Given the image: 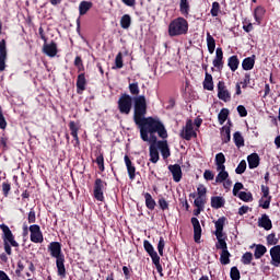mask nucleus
<instances>
[{"mask_svg": "<svg viewBox=\"0 0 280 280\" xmlns=\"http://www.w3.org/2000/svg\"><path fill=\"white\" fill-rule=\"evenodd\" d=\"M242 261H243V264L248 266V264H250V261H253V254L252 253H245L242 257Z\"/></svg>", "mask_w": 280, "mask_h": 280, "instance_id": "3c124183", "label": "nucleus"}, {"mask_svg": "<svg viewBox=\"0 0 280 280\" xmlns=\"http://www.w3.org/2000/svg\"><path fill=\"white\" fill-rule=\"evenodd\" d=\"M238 198L243 200L244 202H250L253 200V194L246 192V191H241L238 194Z\"/></svg>", "mask_w": 280, "mask_h": 280, "instance_id": "37998d69", "label": "nucleus"}, {"mask_svg": "<svg viewBox=\"0 0 280 280\" xmlns=\"http://www.w3.org/2000/svg\"><path fill=\"white\" fill-rule=\"evenodd\" d=\"M189 0H180L179 12L183 16H189Z\"/></svg>", "mask_w": 280, "mask_h": 280, "instance_id": "cd10ccee", "label": "nucleus"}, {"mask_svg": "<svg viewBox=\"0 0 280 280\" xmlns=\"http://www.w3.org/2000/svg\"><path fill=\"white\" fill-rule=\"evenodd\" d=\"M224 163H226L224 153H218L214 159V165L217 166L218 172L215 184L220 185V183H223L224 189H231V185H233V183L229 179V172H226Z\"/></svg>", "mask_w": 280, "mask_h": 280, "instance_id": "20e7f679", "label": "nucleus"}, {"mask_svg": "<svg viewBox=\"0 0 280 280\" xmlns=\"http://www.w3.org/2000/svg\"><path fill=\"white\" fill-rule=\"evenodd\" d=\"M233 139H234L235 145L237 148H243V145H244V137L242 136V133L240 131H236L234 133Z\"/></svg>", "mask_w": 280, "mask_h": 280, "instance_id": "4c0bfd02", "label": "nucleus"}, {"mask_svg": "<svg viewBox=\"0 0 280 280\" xmlns=\"http://www.w3.org/2000/svg\"><path fill=\"white\" fill-rule=\"evenodd\" d=\"M221 139L223 143H229L231 141V122H228L221 129Z\"/></svg>", "mask_w": 280, "mask_h": 280, "instance_id": "4be33fe9", "label": "nucleus"}, {"mask_svg": "<svg viewBox=\"0 0 280 280\" xmlns=\"http://www.w3.org/2000/svg\"><path fill=\"white\" fill-rule=\"evenodd\" d=\"M144 250L148 253V255L151 257V259H156L159 256V253L154 250V246H152V243L150 241H144L143 242Z\"/></svg>", "mask_w": 280, "mask_h": 280, "instance_id": "5701e85b", "label": "nucleus"}, {"mask_svg": "<svg viewBox=\"0 0 280 280\" xmlns=\"http://www.w3.org/2000/svg\"><path fill=\"white\" fill-rule=\"evenodd\" d=\"M0 229L3 233L2 240H3V246H4V253L7 255H12V246L13 248H19V242L14 240V234H12V230L5 224H1Z\"/></svg>", "mask_w": 280, "mask_h": 280, "instance_id": "0eeeda50", "label": "nucleus"}, {"mask_svg": "<svg viewBox=\"0 0 280 280\" xmlns=\"http://www.w3.org/2000/svg\"><path fill=\"white\" fill-rule=\"evenodd\" d=\"M244 172H246V162L243 160L240 162V164L237 165L235 173L236 174H244Z\"/></svg>", "mask_w": 280, "mask_h": 280, "instance_id": "09e8293b", "label": "nucleus"}, {"mask_svg": "<svg viewBox=\"0 0 280 280\" xmlns=\"http://www.w3.org/2000/svg\"><path fill=\"white\" fill-rule=\"evenodd\" d=\"M31 231V242L34 244H43V232L40 231V226L38 224H33L30 226Z\"/></svg>", "mask_w": 280, "mask_h": 280, "instance_id": "9d476101", "label": "nucleus"}, {"mask_svg": "<svg viewBox=\"0 0 280 280\" xmlns=\"http://www.w3.org/2000/svg\"><path fill=\"white\" fill-rule=\"evenodd\" d=\"M270 200H272V197H267V198L261 197L260 207H262V209H270Z\"/></svg>", "mask_w": 280, "mask_h": 280, "instance_id": "49530a36", "label": "nucleus"}, {"mask_svg": "<svg viewBox=\"0 0 280 280\" xmlns=\"http://www.w3.org/2000/svg\"><path fill=\"white\" fill-rule=\"evenodd\" d=\"M207 47L208 51L211 52V33H207Z\"/></svg>", "mask_w": 280, "mask_h": 280, "instance_id": "338daca9", "label": "nucleus"}, {"mask_svg": "<svg viewBox=\"0 0 280 280\" xmlns=\"http://www.w3.org/2000/svg\"><path fill=\"white\" fill-rule=\"evenodd\" d=\"M122 272H124V275H125V279H126V280H130V279H131V277H132V269H130V268L124 266V267H122Z\"/></svg>", "mask_w": 280, "mask_h": 280, "instance_id": "5fc2aeb1", "label": "nucleus"}, {"mask_svg": "<svg viewBox=\"0 0 280 280\" xmlns=\"http://www.w3.org/2000/svg\"><path fill=\"white\" fill-rule=\"evenodd\" d=\"M203 69L206 71V79L203 81V89H206V91H211V74L207 71V66H203Z\"/></svg>", "mask_w": 280, "mask_h": 280, "instance_id": "e433bc0d", "label": "nucleus"}, {"mask_svg": "<svg viewBox=\"0 0 280 280\" xmlns=\"http://www.w3.org/2000/svg\"><path fill=\"white\" fill-rule=\"evenodd\" d=\"M194 205L197 209H195L192 211V215H195V218H198L200 215V213H202V211H205V205L201 201H194Z\"/></svg>", "mask_w": 280, "mask_h": 280, "instance_id": "473e14b6", "label": "nucleus"}, {"mask_svg": "<svg viewBox=\"0 0 280 280\" xmlns=\"http://www.w3.org/2000/svg\"><path fill=\"white\" fill-rule=\"evenodd\" d=\"M241 189H244V184L236 183L233 188V196H237V194H240Z\"/></svg>", "mask_w": 280, "mask_h": 280, "instance_id": "13d9d810", "label": "nucleus"}, {"mask_svg": "<svg viewBox=\"0 0 280 280\" xmlns=\"http://www.w3.org/2000/svg\"><path fill=\"white\" fill-rule=\"evenodd\" d=\"M139 97H143L144 104H145V115H148V101L145 100V95L132 97L127 93L121 94L117 102L118 110L120 115H130V112L132 110V102H133V121H135V106Z\"/></svg>", "mask_w": 280, "mask_h": 280, "instance_id": "39448f33", "label": "nucleus"}, {"mask_svg": "<svg viewBox=\"0 0 280 280\" xmlns=\"http://www.w3.org/2000/svg\"><path fill=\"white\" fill-rule=\"evenodd\" d=\"M107 187H108V183H106L102 178L95 179L94 190H93V196L95 200H97L98 202H104V192L106 191Z\"/></svg>", "mask_w": 280, "mask_h": 280, "instance_id": "6e6552de", "label": "nucleus"}, {"mask_svg": "<svg viewBox=\"0 0 280 280\" xmlns=\"http://www.w3.org/2000/svg\"><path fill=\"white\" fill-rule=\"evenodd\" d=\"M0 148H2L3 151L8 150V137H5V135H2L0 138Z\"/></svg>", "mask_w": 280, "mask_h": 280, "instance_id": "6e6d98bb", "label": "nucleus"}, {"mask_svg": "<svg viewBox=\"0 0 280 280\" xmlns=\"http://www.w3.org/2000/svg\"><path fill=\"white\" fill-rule=\"evenodd\" d=\"M8 128V121H5V117L3 116V112L0 108V130H5Z\"/></svg>", "mask_w": 280, "mask_h": 280, "instance_id": "8fccbe9b", "label": "nucleus"}, {"mask_svg": "<svg viewBox=\"0 0 280 280\" xmlns=\"http://www.w3.org/2000/svg\"><path fill=\"white\" fill-rule=\"evenodd\" d=\"M152 264L155 265L156 271L159 272L160 277H163V266H161V256L153 258Z\"/></svg>", "mask_w": 280, "mask_h": 280, "instance_id": "ea45409f", "label": "nucleus"}, {"mask_svg": "<svg viewBox=\"0 0 280 280\" xmlns=\"http://www.w3.org/2000/svg\"><path fill=\"white\" fill-rule=\"evenodd\" d=\"M226 224V218L221 217L217 221H214V232L213 234L217 237V244L215 248L218 250H221V257L220 261L223 264V266H226V264L231 262V253H229V249L226 247V233H224V225Z\"/></svg>", "mask_w": 280, "mask_h": 280, "instance_id": "f03ea898", "label": "nucleus"}, {"mask_svg": "<svg viewBox=\"0 0 280 280\" xmlns=\"http://www.w3.org/2000/svg\"><path fill=\"white\" fill-rule=\"evenodd\" d=\"M258 226H261L265 231H270V229H272V221L267 214H262L258 220Z\"/></svg>", "mask_w": 280, "mask_h": 280, "instance_id": "412c9836", "label": "nucleus"}, {"mask_svg": "<svg viewBox=\"0 0 280 280\" xmlns=\"http://www.w3.org/2000/svg\"><path fill=\"white\" fill-rule=\"evenodd\" d=\"M190 222L194 229V241L196 242V244H200V238L202 237V228L200 226V221L198 220V218L192 217L190 219Z\"/></svg>", "mask_w": 280, "mask_h": 280, "instance_id": "9b49d317", "label": "nucleus"}, {"mask_svg": "<svg viewBox=\"0 0 280 280\" xmlns=\"http://www.w3.org/2000/svg\"><path fill=\"white\" fill-rule=\"evenodd\" d=\"M38 34L42 40H44V43H47V36L45 35V30L43 28V26L38 28Z\"/></svg>", "mask_w": 280, "mask_h": 280, "instance_id": "0e129e2a", "label": "nucleus"}, {"mask_svg": "<svg viewBox=\"0 0 280 280\" xmlns=\"http://www.w3.org/2000/svg\"><path fill=\"white\" fill-rule=\"evenodd\" d=\"M237 113L241 117H246V115H248V112L246 110V107H244V105H240L237 107Z\"/></svg>", "mask_w": 280, "mask_h": 280, "instance_id": "680f3d73", "label": "nucleus"}, {"mask_svg": "<svg viewBox=\"0 0 280 280\" xmlns=\"http://www.w3.org/2000/svg\"><path fill=\"white\" fill-rule=\"evenodd\" d=\"M27 220H28V224H34V222H36V211L31 210L28 212Z\"/></svg>", "mask_w": 280, "mask_h": 280, "instance_id": "4d7b16f0", "label": "nucleus"}, {"mask_svg": "<svg viewBox=\"0 0 280 280\" xmlns=\"http://www.w3.org/2000/svg\"><path fill=\"white\" fill-rule=\"evenodd\" d=\"M132 25V18L129 14H125L120 19V26L122 30H128Z\"/></svg>", "mask_w": 280, "mask_h": 280, "instance_id": "c756f323", "label": "nucleus"}, {"mask_svg": "<svg viewBox=\"0 0 280 280\" xmlns=\"http://www.w3.org/2000/svg\"><path fill=\"white\" fill-rule=\"evenodd\" d=\"M218 14H220V3L213 2L212 3L211 15L212 16H218Z\"/></svg>", "mask_w": 280, "mask_h": 280, "instance_id": "864d4df0", "label": "nucleus"}, {"mask_svg": "<svg viewBox=\"0 0 280 280\" xmlns=\"http://www.w3.org/2000/svg\"><path fill=\"white\" fill-rule=\"evenodd\" d=\"M224 205H226L224 197L217 196L211 198V207L213 209H222Z\"/></svg>", "mask_w": 280, "mask_h": 280, "instance_id": "393cba45", "label": "nucleus"}, {"mask_svg": "<svg viewBox=\"0 0 280 280\" xmlns=\"http://www.w3.org/2000/svg\"><path fill=\"white\" fill-rule=\"evenodd\" d=\"M135 124L140 130V139L150 143L149 156L151 163H159V147L156 144V135L160 139H167V129L161 120L150 116L145 117V100L143 97L136 98L135 105Z\"/></svg>", "mask_w": 280, "mask_h": 280, "instance_id": "f257e3e1", "label": "nucleus"}, {"mask_svg": "<svg viewBox=\"0 0 280 280\" xmlns=\"http://www.w3.org/2000/svg\"><path fill=\"white\" fill-rule=\"evenodd\" d=\"M165 249V238L163 236L160 237L158 243V253L161 257H163V250Z\"/></svg>", "mask_w": 280, "mask_h": 280, "instance_id": "a18cd8bd", "label": "nucleus"}, {"mask_svg": "<svg viewBox=\"0 0 280 280\" xmlns=\"http://www.w3.org/2000/svg\"><path fill=\"white\" fill-rule=\"evenodd\" d=\"M219 124H224V121H226V119L229 118V109L223 108L220 113H219Z\"/></svg>", "mask_w": 280, "mask_h": 280, "instance_id": "c03bdc74", "label": "nucleus"}, {"mask_svg": "<svg viewBox=\"0 0 280 280\" xmlns=\"http://www.w3.org/2000/svg\"><path fill=\"white\" fill-rule=\"evenodd\" d=\"M82 65H84L83 62H82V57H80V56H77L75 57V59H74V67H81Z\"/></svg>", "mask_w": 280, "mask_h": 280, "instance_id": "69168bd1", "label": "nucleus"}, {"mask_svg": "<svg viewBox=\"0 0 280 280\" xmlns=\"http://www.w3.org/2000/svg\"><path fill=\"white\" fill-rule=\"evenodd\" d=\"M158 150H160L163 159H170V145L167 144V140H156Z\"/></svg>", "mask_w": 280, "mask_h": 280, "instance_id": "a211bd4d", "label": "nucleus"}, {"mask_svg": "<svg viewBox=\"0 0 280 280\" xmlns=\"http://www.w3.org/2000/svg\"><path fill=\"white\" fill-rule=\"evenodd\" d=\"M267 242L270 246H275V244H277V237L275 236V234H269L267 236Z\"/></svg>", "mask_w": 280, "mask_h": 280, "instance_id": "052dcab7", "label": "nucleus"}, {"mask_svg": "<svg viewBox=\"0 0 280 280\" xmlns=\"http://www.w3.org/2000/svg\"><path fill=\"white\" fill-rule=\"evenodd\" d=\"M124 68V55L118 52L115 58V67L113 69H122Z\"/></svg>", "mask_w": 280, "mask_h": 280, "instance_id": "58836bf2", "label": "nucleus"}, {"mask_svg": "<svg viewBox=\"0 0 280 280\" xmlns=\"http://www.w3.org/2000/svg\"><path fill=\"white\" fill-rule=\"evenodd\" d=\"M43 50L49 58H56V55L58 54V44H56V42H51L50 44L45 43Z\"/></svg>", "mask_w": 280, "mask_h": 280, "instance_id": "f3484780", "label": "nucleus"}, {"mask_svg": "<svg viewBox=\"0 0 280 280\" xmlns=\"http://www.w3.org/2000/svg\"><path fill=\"white\" fill-rule=\"evenodd\" d=\"M95 163L97 164L100 172H104V170H106L104 167V153H100L96 156Z\"/></svg>", "mask_w": 280, "mask_h": 280, "instance_id": "79ce46f5", "label": "nucleus"}, {"mask_svg": "<svg viewBox=\"0 0 280 280\" xmlns=\"http://www.w3.org/2000/svg\"><path fill=\"white\" fill-rule=\"evenodd\" d=\"M48 253L56 259L57 275L60 279H67V268L65 267V254H62V244L51 242L48 245Z\"/></svg>", "mask_w": 280, "mask_h": 280, "instance_id": "7ed1b4c3", "label": "nucleus"}, {"mask_svg": "<svg viewBox=\"0 0 280 280\" xmlns=\"http://www.w3.org/2000/svg\"><path fill=\"white\" fill-rule=\"evenodd\" d=\"M218 97L223 102H231V94L229 93V90H226V85H224V82L222 81L218 83Z\"/></svg>", "mask_w": 280, "mask_h": 280, "instance_id": "dca6fc26", "label": "nucleus"}, {"mask_svg": "<svg viewBox=\"0 0 280 280\" xmlns=\"http://www.w3.org/2000/svg\"><path fill=\"white\" fill-rule=\"evenodd\" d=\"M68 126L71 137L78 135V132L80 131V122L71 120Z\"/></svg>", "mask_w": 280, "mask_h": 280, "instance_id": "c9c22d12", "label": "nucleus"}, {"mask_svg": "<svg viewBox=\"0 0 280 280\" xmlns=\"http://www.w3.org/2000/svg\"><path fill=\"white\" fill-rule=\"evenodd\" d=\"M84 91H86V75L82 72L77 78V93L82 95Z\"/></svg>", "mask_w": 280, "mask_h": 280, "instance_id": "6ab92c4d", "label": "nucleus"}, {"mask_svg": "<svg viewBox=\"0 0 280 280\" xmlns=\"http://www.w3.org/2000/svg\"><path fill=\"white\" fill-rule=\"evenodd\" d=\"M124 161H125V165L127 167V174L129 176V179L135 180V178H137V167L135 166V164L130 160V156L125 155Z\"/></svg>", "mask_w": 280, "mask_h": 280, "instance_id": "ddd939ff", "label": "nucleus"}, {"mask_svg": "<svg viewBox=\"0 0 280 280\" xmlns=\"http://www.w3.org/2000/svg\"><path fill=\"white\" fill-rule=\"evenodd\" d=\"M25 270V265H23V261H18V269L15 270L16 277H21V271Z\"/></svg>", "mask_w": 280, "mask_h": 280, "instance_id": "e2e57ef3", "label": "nucleus"}, {"mask_svg": "<svg viewBox=\"0 0 280 280\" xmlns=\"http://www.w3.org/2000/svg\"><path fill=\"white\" fill-rule=\"evenodd\" d=\"M168 171L173 176L174 183H180L183 180V168L178 164L168 165Z\"/></svg>", "mask_w": 280, "mask_h": 280, "instance_id": "4468645a", "label": "nucleus"}, {"mask_svg": "<svg viewBox=\"0 0 280 280\" xmlns=\"http://www.w3.org/2000/svg\"><path fill=\"white\" fill-rule=\"evenodd\" d=\"M270 255H271L272 266L279 267L280 266V245L272 247L270 249Z\"/></svg>", "mask_w": 280, "mask_h": 280, "instance_id": "aec40b11", "label": "nucleus"}, {"mask_svg": "<svg viewBox=\"0 0 280 280\" xmlns=\"http://www.w3.org/2000/svg\"><path fill=\"white\" fill-rule=\"evenodd\" d=\"M129 92L133 97H139V93H141V90L139 89V83H129Z\"/></svg>", "mask_w": 280, "mask_h": 280, "instance_id": "f704fd0d", "label": "nucleus"}, {"mask_svg": "<svg viewBox=\"0 0 280 280\" xmlns=\"http://www.w3.org/2000/svg\"><path fill=\"white\" fill-rule=\"evenodd\" d=\"M228 65L231 71H237V67H240V59H237V56H232L230 57Z\"/></svg>", "mask_w": 280, "mask_h": 280, "instance_id": "72a5a7b5", "label": "nucleus"}, {"mask_svg": "<svg viewBox=\"0 0 280 280\" xmlns=\"http://www.w3.org/2000/svg\"><path fill=\"white\" fill-rule=\"evenodd\" d=\"M267 250L268 249L266 248V246L257 245L256 249H255V253H254V257L256 259H261V257H264V255H266Z\"/></svg>", "mask_w": 280, "mask_h": 280, "instance_id": "2f4dec72", "label": "nucleus"}, {"mask_svg": "<svg viewBox=\"0 0 280 280\" xmlns=\"http://www.w3.org/2000/svg\"><path fill=\"white\" fill-rule=\"evenodd\" d=\"M190 198H196L195 201L203 202L207 205V187H205L202 184H199L197 187V195L190 194Z\"/></svg>", "mask_w": 280, "mask_h": 280, "instance_id": "f8f14e48", "label": "nucleus"}, {"mask_svg": "<svg viewBox=\"0 0 280 280\" xmlns=\"http://www.w3.org/2000/svg\"><path fill=\"white\" fill-rule=\"evenodd\" d=\"M223 58H224V52L222 51V48H217L215 57L212 61V65L218 71H222V68L224 67Z\"/></svg>", "mask_w": 280, "mask_h": 280, "instance_id": "2eb2a0df", "label": "nucleus"}, {"mask_svg": "<svg viewBox=\"0 0 280 280\" xmlns=\"http://www.w3.org/2000/svg\"><path fill=\"white\" fill-rule=\"evenodd\" d=\"M144 199L147 209H149V211H154V209H156V201L152 198V195L150 192H145Z\"/></svg>", "mask_w": 280, "mask_h": 280, "instance_id": "bb28decb", "label": "nucleus"}, {"mask_svg": "<svg viewBox=\"0 0 280 280\" xmlns=\"http://www.w3.org/2000/svg\"><path fill=\"white\" fill-rule=\"evenodd\" d=\"M264 14H266V9L258 7L254 11V18L255 21L258 23V25L261 24V19H264Z\"/></svg>", "mask_w": 280, "mask_h": 280, "instance_id": "c85d7f7f", "label": "nucleus"}, {"mask_svg": "<svg viewBox=\"0 0 280 280\" xmlns=\"http://www.w3.org/2000/svg\"><path fill=\"white\" fill-rule=\"evenodd\" d=\"M249 170H255V167H259V155L257 153H252L247 158Z\"/></svg>", "mask_w": 280, "mask_h": 280, "instance_id": "a878e982", "label": "nucleus"}, {"mask_svg": "<svg viewBox=\"0 0 280 280\" xmlns=\"http://www.w3.org/2000/svg\"><path fill=\"white\" fill-rule=\"evenodd\" d=\"M0 280H10V277H8V273H5V271L0 270Z\"/></svg>", "mask_w": 280, "mask_h": 280, "instance_id": "774afa93", "label": "nucleus"}, {"mask_svg": "<svg viewBox=\"0 0 280 280\" xmlns=\"http://www.w3.org/2000/svg\"><path fill=\"white\" fill-rule=\"evenodd\" d=\"M189 32V22L185 18H177L168 24V36H185Z\"/></svg>", "mask_w": 280, "mask_h": 280, "instance_id": "423d86ee", "label": "nucleus"}, {"mask_svg": "<svg viewBox=\"0 0 280 280\" xmlns=\"http://www.w3.org/2000/svg\"><path fill=\"white\" fill-rule=\"evenodd\" d=\"M182 139H185L186 141H191L192 137H197L196 131L194 130V122L191 120L186 121V126L180 132Z\"/></svg>", "mask_w": 280, "mask_h": 280, "instance_id": "1a4fd4ad", "label": "nucleus"}, {"mask_svg": "<svg viewBox=\"0 0 280 280\" xmlns=\"http://www.w3.org/2000/svg\"><path fill=\"white\" fill-rule=\"evenodd\" d=\"M158 202L162 211H167V209H170V203L167 200H165V198L161 197Z\"/></svg>", "mask_w": 280, "mask_h": 280, "instance_id": "de8ad7c7", "label": "nucleus"}, {"mask_svg": "<svg viewBox=\"0 0 280 280\" xmlns=\"http://www.w3.org/2000/svg\"><path fill=\"white\" fill-rule=\"evenodd\" d=\"M261 191H262V198H272L270 196V188L268 186H261Z\"/></svg>", "mask_w": 280, "mask_h": 280, "instance_id": "bf43d9fd", "label": "nucleus"}, {"mask_svg": "<svg viewBox=\"0 0 280 280\" xmlns=\"http://www.w3.org/2000/svg\"><path fill=\"white\" fill-rule=\"evenodd\" d=\"M230 275L232 280H240V270L237 267H232Z\"/></svg>", "mask_w": 280, "mask_h": 280, "instance_id": "603ef678", "label": "nucleus"}, {"mask_svg": "<svg viewBox=\"0 0 280 280\" xmlns=\"http://www.w3.org/2000/svg\"><path fill=\"white\" fill-rule=\"evenodd\" d=\"M11 189H12V185L10 184V182L5 180L2 183V194L4 198H8V196H10Z\"/></svg>", "mask_w": 280, "mask_h": 280, "instance_id": "a19ab883", "label": "nucleus"}, {"mask_svg": "<svg viewBox=\"0 0 280 280\" xmlns=\"http://www.w3.org/2000/svg\"><path fill=\"white\" fill-rule=\"evenodd\" d=\"M242 67L244 71H250L255 67V58L248 57L243 60Z\"/></svg>", "mask_w": 280, "mask_h": 280, "instance_id": "7c9ffc66", "label": "nucleus"}, {"mask_svg": "<svg viewBox=\"0 0 280 280\" xmlns=\"http://www.w3.org/2000/svg\"><path fill=\"white\" fill-rule=\"evenodd\" d=\"M91 8H93V2L86 0L81 1L79 4L80 16H84V14H86Z\"/></svg>", "mask_w": 280, "mask_h": 280, "instance_id": "b1692460", "label": "nucleus"}]
</instances>
